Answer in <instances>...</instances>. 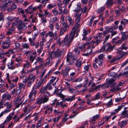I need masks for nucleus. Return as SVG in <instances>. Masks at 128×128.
Here are the masks:
<instances>
[{"mask_svg": "<svg viewBox=\"0 0 128 128\" xmlns=\"http://www.w3.org/2000/svg\"><path fill=\"white\" fill-rule=\"evenodd\" d=\"M89 77L88 78H89L90 82H88V86L91 84L92 86L91 88H89L88 90L89 91V92H93L94 90H99L100 87H103L105 84H103L102 85H98L96 87H95V84L93 82H92V81L94 80V78L92 76V75L90 73H89Z\"/></svg>", "mask_w": 128, "mask_h": 128, "instance_id": "obj_1", "label": "nucleus"}, {"mask_svg": "<svg viewBox=\"0 0 128 128\" xmlns=\"http://www.w3.org/2000/svg\"><path fill=\"white\" fill-rule=\"evenodd\" d=\"M81 10V8L80 7H78L77 9H76L73 11L76 12L74 14V16L76 18V21L77 22L75 24L74 27L72 28H74L75 31H76V30L78 27L79 26L80 24L78 22L80 21V14L78 15L77 13L79 12Z\"/></svg>", "mask_w": 128, "mask_h": 128, "instance_id": "obj_2", "label": "nucleus"}, {"mask_svg": "<svg viewBox=\"0 0 128 128\" xmlns=\"http://www.w3.org/2000/svg\"><path fill=\"white\" fill-rule=\"evenodd\" d=\"M35 76H34L32 74H30L28 77H26L23 82L24 83L27 82L26 86L28 87H30L32 84L34 82L35 79Z\"/></svg>", "mask_w": 128, "mask_h": 128, "instance_id": "obj_3", "label": "nucleus"}, {"mask_svg": "<svg viewBox=\"0 0 128 128\" xmlns=\"http://www.w3.org/2000/svg\"><path fill=\"white\" fill-rule=\"evenodd\" d=\"M66 49V48L61 50L57 48L56 50H54L53 52V57L57 58L61 57L62 54L64 53Z\"/></svg>", "mask_w": 128, "mask_h": 128, "instance_id": "obj_4", "label": "nucleus"}, {"mask_svg": "<svg viewBox=\"0 0 128 128\" xmlns=\"http://www.w3.org/2000/svg\"><path fill=\"white\" fill-rule=\"evenodd\" d=\"M24 99V97L23 96H18L16 97L14 102L15 104L16 105V108H18L20 106L22 103Z\"/></svg>", "mask_w": 128, "mask_h": 128, "instance_id": "obj_5", "label": "nucleus"}, {"mask_svg": "<svg viewBox=\"0 0 128 128\" xmlns=\"http://www.w3.org/2000/svg\"><path fill=\"white\" fill-rule=\"evenodd\" d=\"M72 41V40L71 39L68 38V34H66L62 42L63 47L64 46L65 47H68L69 46Z\"/></svg>", "mask_w": 128, "mask_h": 128, "instance_id": "obj_6", "label": "nucleus"}, {"mask_svg": "<svg viewBox=\"0 0 128 128\" xmlns=\"http://www.w3.org/2000/svg\"><path fill=\"white\" fill-rule=\"evenodd\" d=\"M10 39L8 38H6L5 42H2L1 47L2 49H8L10 45Z\"/></svg>", "mask_w": 128, "mask_h": 128, "instance_id": "obj_7", "label": "nucleus"}, {"mask_svg": "<svg viewBox=\"0 0 128 128\" xmlns=\"http://www.w3.org/2000/svg\"><path fill=\"white\" fill-rule=\"evenodd\" d=\"M48 98L45 96L39 97L36 100L35 103L41 104L47 102L48 100Z\"/></svg>", "mask_w": 128, "mask_h": 128, "instance_id": "obj_8", "label": "nucleus"}, {"mask_svg": "<svg viewBox=\"0 0 128 128\" xmlns=\"http://www.w3.org/2000/svg\"><path fill=\"white\" fill-rule=\"evenodd\" d=\"M104 56V55L102 54L99 55L98 58L94 60L96 63L100 66H102L103 62V58Z\"/></svg>", "mask_w": 128, "mask_h": 128, "instance_id": "obj_9", "label": "nucleus"}, {"mask_svg": "<svg viewBox=\"0 0 128 128\" xmlns=\"http://www.w3.org/2000/svg\"><path fill=\"white\" fill-rule=\"evenodd\" d=\"M102 32L99 33L98 36H96V38H97V40H96V41H92L90 42H88V45L90 44H94L95 43H96V44H98L101 41L102 39ZM90 47H91V46H90L88 45V49Z\"/></svg>", "mask_w": 128, "mask_h": 128, "instance_id": "obj_10", "label": "nucleus"}, {"mask_svg": "<svg viewBox=\"0 0 128 128\" xmlns=\"http://www.w3.org/2000/svg\"><path fill=\"white\" fill-rule=\"evenodd\" d=\"M124 10V6H117L116 8L115 13L117 16H118L121 14V13Z\"/></svg>", "mask_w": 128, "mask_h": 128, "instance_id": "obj_11", "label": "nucleus"}, {"mask_svg": "<svg viewBox=\"0 0 128 128\" xmlns=\"http://www.w3.org/2000/svg\"><path fill=\"white\" fill-rule=\"evenodd\" d=\"M26 24L20 21L19 22L17 26L18 29L19 30H26L27 28L25 25Z\"/></svg>", "mask_w": 128, "mask_h": 128, "instance_id": "obj_12", "label": "nucleus"}, {"mask_svg": "<svg viewBox=\"0 0 128 128\" xmlns=\"http://www.w3.org/2000/svg\"><path fill=\"white\" fill-rule=\"evenodd\" d=\"M11 98V95L9 94L8 92H6L2 96V100H4L5 99L7 100H9Z\"/></svg>", "mask_w": 128, "mask_h": 128, "instance_id": "obj_13", "label": "nucleus"}, {"mask_svg": "<svg viewBox=\"0 0 128 128\" xmlns=\"http://www.w3.org/2000/svg\"><path fill=\"white\" fill-rule=\"evenodd\" d=\"M36 61L34 63L36 65L38 63H40L41 66H42L44 64V62H43L42 58L39 56L36 58Z\"/></svg>", "mask_w": 128, "mask_h": 128, "instance_id": "obj_14", "label": "nucleus"}, {"mask_svg": "<svg viewBox=\"0 0 128 128\" xmlns=\"http://www.w3.org/2000/svg\"><path fill=\"white\" fill-rule=\"evenodd\" d=\"M16 50L14 48L13 49H10L8 51L5 53L4 54L6 55L7 56L9 57L11 54H14L16 52Z\"/></svg>", "mask_w": 128, "mask_h": 128, "instance_id": "obj_15", "label": "nucleus"}, {"mask_svg": "<svg viewBox=\"0 0 128 128\" xmlns=\"http://www.w3.org/2000/svg\"><path fill=\"white\" fill-rule=\"evenodd\" d=\"M57 36L56 32H55L54 33L51 31H50L48 33H46L45 35L46 37H48L49 36L50 37H56Z\"/></svg>", "mask_w": 128, "mask_h": 128, "instance_id": "obj_16", "label": "nucleus"}, {"mask_svg": "<svg viewBox=\"0 0 128 128\" xmlns=\"http://www.w3.org/2000/svg\"><path fill=\"white\" fill-rule=\"evenodd\" d=\"M114 80H115L113 79L109 80H107L106 83L108 86H114L116 84V83L114 82Z\"/></svg>", "mask_w": 128, "mask_h": 128, "instance_id": "obj_17", "label": "nucleus"}, {"mask_svg": "<svg viewBox=\"0 0 128 128\" xmlns=\"http://www.w3.org/2000/svg\"><path fill=\"white\" fill-rule=\"evenodd\" d=\"M116 52L117 53L120 54L118 56V57L119 59L126 55H127L128 54V53L127 52H124L120 51V50H117Z\"/></svg>", "mask_w": 128, "mask_h": 128, "instance_id": "obj_18", "label": "nucleus"}, {"mask_svg": "<svg viewBox=\"0 0 128 128\" xmlns=\"http://www.w3.org/2000/svg\"><path fill=\"white\" fill-rule=\"evenodd\" d=\"M76 31L74 28H72L71 32L69 34V38L72 40L74 38Z\"/></svg>", "mask_w": 128, "mask_h": 128, "instance_id": "obj_19", "label": "nucleus"}, {"mask_svg": "<svg viewBox=\"0 0 128 128\" xmlns=\"http://www.w3.org/2000/svg\"><path fill=\"white\" fill-rule=\"evenodd\" d=\"M88 30L86 28L84 29L83 30V34H82V35L83 36V37L82 39V40H85L87 39L86 40H87V38L86 37V36L88 34Z\"/></svg>", "mask_w": 128, "mask_h": 128, "instance_id": "obj_20", "label": "nucleus"}, {"mask_svg": "<svg viewBox=\"0 0 128 128\" xmlns=\"http://www.w3.org/2000/svg\"><path fill=\"white\" fill-rule=\"evenodd\" d=\"M14 114V112L10 113L7 117L6 120L4 122L8 124V122L12 119V116Z\"/></svg>", "mask_w": 128, "mask_h": 128, "instance_id": "obj_21", "label": "nucleus"}, {"mask_svg": "<svg viewBox=\"0 0 128 128\" xmlns=\"http://www.w3.org/2000/svg\"><path fill=\"white\" fill-rule=\"evenodd\" d=\"M71 58L72 59L76 60L77 57L72 52H69L67 55V58Z\"/></svg>", "mask_w": 128, "mask_h": 128, "instance_id": "obj_22", "label": "nucleus"}, {"mask_svg": "<svg viewBox=\"0 0 128 128\" xmlns=\"http://www.w3.org/2000/svg\"><path fill=\"white\" fill-rule=\"evenodd\" d=\"M44 82H42V80L40 81L38 80L36 82V84L34 85V86L37 89L39 88Z\"/></svg>", "mask_w": 128, "mask_h": 128, "instance_id": "obj_23", "label": "nucleus"}, {"mask_svg": "<svg viewBox=\"0 0 128 128\" xmlns=\"http://www.w3.org/2000/svg\"><path fill=\"white\" fill-rule=\"evenodd\" d=\"M88 44V43L87 42L85 44H82V43L78 42V45L77 46L81 50H82L84 49L85 48V46Z\"/></svg>", "mask_w": 128, "mask_h": 128, "instance_id": "obj_24", "label": "nucleus"}, {"mask_svg": "<svg viewBox=\"0 0 128 128\" xmlns=\"http://www.w3.org/2000/svg\"><path fill=\"white\" fill-rule=\"evenodd\" d=\"M14 64V62L11 60L10 62H9L7 64L8 68L11 70H13L15 69L16 66L13 65Z\"/></svg>", "mask_w": 128, "mask_h": 128, "instance_id": "obj_25", "label": "nucleus"}, {"mask_svg": "<svg viewBox=\"0 0 128 128\" xmlns=\"http://www.w3.org/2000/svg\"><path fill=\"white\" fill-rule=\"evenodd\" d=\"M114 46H111L110 44L108 43L106 52H111L113 50Z\"/></svg>", "mask_w": 128, "mask_h": 128, "instance_id": "obj_26", "label": "nucleus"}, {"mask_svg": "<svg viewBox=\"0 0 128 128\" xmlns=\"http://www.w3.org/2000/svg\"><path fill=\"white\" fill-rule=\"evenodd\" d=\"M37 89V88L34 86L32 88L31 92H30L29 95L32 96L34 94V95L35 96L36 93Z\"/></svg>", "mask_w": 128, "mask_h": 128, "instance_id": "obj_27", "label": "nucleus"}, {"mask_svg": "<svg viewBox=\"0 0 128 128\" xmlns=\"http://www.w3.org/2000/svg\"><path fill=\"white\" fill-rule=\"evenodd\" d=\"M108 43L105 45L103 46L100 49L99 52H101L106 51V52Z\"/></svg>", "mask_w": 128, "mask_h": 128, "instance_id": "obj_28", "label": "nucleus"}, {"mask_svg": "<svg viewBox=\"0 0 128 128\" xmlns=\"http://www.w3.org/2000/svg\"><path fill=\"white\" fill-rule=\"evenodd\" d=\"M66 31V28L65 27H63L60 28V35L62 36L64 34V32Z\"/></svg>", "mask_w": 128, "mask_h": 128, "instance_id": "obj_29", "label": "nucleus"}, {"mask_svg": "<svg viewBox=\"0 0 128 128\" xmlns=\"http://www.w3.org/2000/svg\"><path fill=\"white\" fill-rule=\"evenodd\" d=\"M122 34V36L121 39L123 41L128 39V35L126 34V32H124L123 34Z\"/></svg>", "mask_w": 128, "mask_h": 128, "instance_id": "obj_30", "label": "nucleus"}, {"mask_svg": "<svg viewBox=\"0 0 128 128\" xmlns=\"http://www.w3.org/2000/svg\"><path fill=\"white\" fill-rule=\"evenodd\" d=\"M32 96L29 95L28 100L29 104H31L33 103L34 100L35 99L32 98Z\"/></svg>", "mask_w": 128, "mask_h": 128, "instance_id": "obj_31", "label": "nucleus"}, {"mask_svg": "<svg viewBox=\"0 0 128 128\" xmlns=\"http://www.w3.org/2000/svg\"><path fill=\"white\" fill-rule=\"evenodd\" d=\"M126 43H123L122 44L120 47L118 49V50H126L128 49V47L126 46Z\"/></svg>", "mask_w": 128, "mask_h": 128, "instance_id": "obj_32", "label": "nucleus"}, {"mask_svg": "<svg viewBox=\"0 0 128 128\" xmlns=\"http://www.w3.org/2000/svg\"><path fill=\"white\" fill-rule=\"evenodd\" d=\"M30 19H32V22H38V20L36 17L35 16L33 18V15L32 14L30 16Z\"/></svg>", "mask_w": 128, "mask_h": 128, "instance_id": "obj_33", "label": "nucleus"}, {"mask_svg": "<svg viewBox=\"0 0 128 128\" xmlns=\"http://www.w3.org/2000/svg\"><path fill=\"white\" fill-rule=\"evenodd\" d=\"M100 116V114H98L93 116L91 118V120H90V122L92 121L93 122H94L95 121V120L99 118Z\"/></svg>", "mask_w": 128, "mask_h": 128, "instance_id": "obj_34", "label": "nucleus"}, {"mask_svg": "<svg viewBox=\"0 0 128 128\" xmlns=\"http://www.w3.org/2000/svg\"><path fill=\"white\" fill-rule=\"evenodd\" d=\"M36 56H34L32 55H30L29 57V60L30 62L32 63L35 59H36Z\"/></svg>", "mask_w": 128, "mask_h": 128, "instance_id": "obj_35", "label": "nucleus"}, {"mask_svg": "<svg viewBox=\"0 0 128 128\" xmlns=\"http://www.w3.org/2000/svg\"><path fill=\"white\" fill-rule=\"evenodd\" d=\"M121 107L122 106H118V108L115 109L114 110V111H116V112L111 113V114L110 115V116H112L113 115L116 114V112H118L121 109Z\"/></svg>", "mask_w": 128, "mask_h": 128, "instance_id": "obj_36", "label": "nucleus"}, {"mask_svg": "<svg viewBox=\"0 0 128 128\" xmlns=\"http://www.w3.org/2000/svg\"><path fill=\"white\" fill-rule=\"evenodd\" d=\"M126 124V121H122L118 123L119 126L120 127H124Z\"/></svg>", "mask_w": 128, "mask_h": 128, "instance_id": "obj_37", "label": "nucleus"}, {"mask_svg": "<svg viewBox=\"0 0 128 128\" xmlns=\"http://www.w3.org/2000/svg\"><path fill=\"white\" fill-rule=\"evenodd\" d=\"M46 110L44 112V113L45 114H47L50 111L51 112H52L53 111V108L52 107L49 108L46 106Z\"/></svg>", "mask_w": 128, "mask_h": 128, "instance_id": "obj_38", "label": "nucleus"}, {"mask_svg": "<svg viewBox=\"0 0 128 128\" xmlns=\"http://www.w3.org/2000/svg\"><path fill=\"white\" fill-rule=\"evenodd\" d=\"M74 51L75 53L76 54H79L80 52V49L78 47V46H76L75 47L74 50Z\"/></svg>", "mask_w": 128, "mask_h": 128, "instance_id": "obj_39", "label": "nucleus"}, {"mask_svg": "<svg viewBox=\"0 0 128 128\" xmlns=\"http://www.w3.org/2000/svg\"><path fill=\"white\" fill-rule=\"evenodd\" d=\"M66 61L68 62V64L69 65H73L74 64V61L73 60H71L70 61V60L69 58H66Z\"/></svg>", "mask_w": 128, "mask_h": 128, "instance_id": "obj_40", "label": "nucleus"}, {"mask_svg": "<svg viewBox=\"0 0 128 128\" xmlns=\"http://www.w3.org/2000/svg\"><path fill=\"white\" fill-rule=\"evenodd\" d=\"M47 90L46 86H44L40 89V92L42 94H45Z\"/></svg>", "mask_w": 128, "mask_h": 128, "instance_id": "obj_41", "label": "nucleus"}, {"mask_svg": "<svg viewBox=\"0 0 128 128\" xmlns=\"http://www.w3.org/2000/svg\"><path fill=\"white\" fill-rule=\"evenodd\" d=\"M81 60L79 59L77 60L75 63L76 65L78 67L82 65Z\"/></svg>", "mask_w": 128, "mask_h": 128, "instance_id": "obj_42", "label": "nucleus"}, {"mask_svg": "<svg viewBox=\"0 0 128 128\" xmlns=\"http://www.w3.org/2000/svg\"><path fill=\"white\" fill-rule=\"evenodd\" d=\"M105 8L104 7H102L99 8L97 9L96 10V12L98 13H101L102 12L105 10Z\"/></svg>", "mask_w": 128, "mask_h": 128, "instance_id": "obj_43", "label": "nucleus"}, {"mask_svg": "<svg viewBox=\"0 0 128 128\" xmlns=\"http://www.w3.org/2000/svg\"><path fill=\"white\" fill-rule=\"evenodd\" d=\"M24 68H23L22 70V71L21 72L22 75L23 76H24L26 73H27L28 72V70H24Z\"/></svg>", "mask_w": 128, "mask_h": 128, "instance_id": "obj_44", "label": "nucleus"}, {"mask_svg": "<svg viewBox=\"0 0 128 128\" xmlns=\"http://www.w3.org/2000/svg\"><path fill=\"white\" fill-rule=\"evenodd\" d=\"M128 22V20L124 18L120 22L121 24H122L124 26L125 25V23Z\"/></svg>", "mask_w": 128, "mask_h": 128, "instance_id": "obj_45", "label": "nucleus"}, {"mask_svg": "<svg viewBox=\"0 0 128 128\" xmlns=\"http://www.w3.org/2000/svg\"><path fill=\"white\" fill-rule=\"evenodd\" d=\"M100 93H98L97 94L95 95V97L94 98H92L91 100H97L100 98Z\"/></svg>", "mask_w": 128, "mask_h": 128, "instance_id": "obj_46", "label": "nucleus"}, {"mask_svg": "<svg viewBox=\"0 0 128 128\" xmlns=\"http://www.w3.org/2000/svg\"><path fill=\"white\" fill-rule=\"evenodd\" d=\"M121 114L124 116V117H126L128 116V111L124 110L121 113Z\"/></svg>", "mask_w": 128, "mask_h": 128, "instance_id": "obj_47", "label": "nucleus"}, {"mask_svg": "<svg viewBox=\"0 0 128 128\" xmlns=\"http://www.w3.org/2000/svg\"><path fill=\"white\" fill-rule=\"evenodd\" d=\"M52 12L53 13L54 15V16H56L58 14V11L56 8H54V9L52 10Z\"/></svg>", "mask_w": 128, "mask_h": 128, "instance_id": "obj_48", "label": "nucleus"}, {"mask_svg": "<svg viewBox=\"0 0 128 128\" xmlns=\"http://www.w3.org/2000/svg\"><path fill=\"white\" fill-rule=\"evenodd\" d=\"M75 98V96L74 95L72 97H70L69 98H66V100L68 102L74 100Z\"/></svg>", "mask_w": 128, "mask_h": 128, "instance_id": "obj_49", "label": "nucleus"}, {"mask_svg": "<svg viewBox=\"0 0 128 128\" xmlns=\"http://www.w3.org/2000/svg\"><path fill=\"white\" fill-rule=\"evenodd\" d=\"M13 119L14 120V122H17L19 121L20 119L18 115L17 114L15 115L13 118Z\"/></svg>", "mask_w": 128, "mask_h": 128, "instance_id": "obj_50", "label": "nucleus"}, {"mask_svg": "<svg viewBox=\"0 0 128 128\" xmlns=\"http://www.w3.org/2000/svg\"><path fill=\"white\" fill-rule=\"evenodd\" d=\"M30 65L29 62H27L23 64V67L24 68H28L30 66Z\"/></svg>", "mask_w": 128, "mask_h": 128, "instance_id": "obj_51", "label": "nucleus"}, {"mask_svg": "<svg viewBox=\"0 0 128 128\" xmlns=\"http://www.w3.org/2000/svg\"><path fill=\"white\" fill-rule=\"evenodd\" d=\"M112 104L113 103L112 102V99H111L110 100L107 104L106 106L107 108H108L110 107Z\"/></svg>", "mask_w": 128, "mask_h": 128, "instance_id": "obj_52", "label": "nucleus"}, {"mask_svg": "<svg viewBox=\"0 0 128 128\" xmlns=\"http://www.w3.org/2000/svg\"><path fill=\"white\" fill-rule=\"evenodd\" d=\"M116 73L114 72H112L109 73L108 75L109 76L112 77H116Z\"/></svg>", "mask_w": 128, "mask_h": 128, "instance_id": "obj_53", "label": "nucleus"}, {"mask_svg": "<svg viewBox=\"0 0 128 128\" xmlns=\"http://www.w3.org/2000/svg\"><path fill=\"white\" fill-rule=\"evenodd\" d=\"M22 45L23 48H24L27 49L29 48V44L27 43H22Z\"/></svg>", "mask_w": 128, "mask_h": 128, "instance_id": "obj_54", "label": "nucleus"}, {"mask_svg": "<svg viewBox=\"0 0 128 128\" xmlns=\"http://www.w3.org/2000/svg\"><path fill=\"white\" fill-rule=\"evenodd\" d=\"M51 84H50V83H48L45 86L46 88L47 89H48L49 90H50L52 89V87L51 85Z\"/></svg>", "mask_w": 128, "mask_h": 128, "instance_id": "obj_55", "label": "nucleus"}, {"mask_svg": "<svg viewBox=\"0 0 128 128\" xmlns=\"http://www.w3.org/2000/svg\"><path fill=\"white\" fill-rule=\"evenodd\" d=\"M56 6V5L54 3L53 4H48L47 6V8L49 9L52 8L54 7H55Z\"/></svg>", "mask_w": 128, "mask_h": 128, "instance_id": "obj_56", "label": "nucleus"}, {"mask_svg": "<svg viewBox=\"0 0 128 128\" xmlns=\"http://www.w3.org/2000/svg\"><path fill=\"white\" fill-rule=\"evenodd\" d=\"M106 4L108 6H111L112 4V0H108Z\"/></svg>", "mask_w": 128, "mask_h": 128, "instance_id": "obj_57", "label": "nucleus"}, {"mask_svg": "<svg viewBox=\"0 0 128 128\" xmlns=\"http://www.w3.org/2000/svg\"><path fill=\"white\" fill-rule=\"evenodd\" d=\"M96 18L95 16H92L90 20V21L88 24V26H91L92 24V22L93 21L94 19Z\"/></svg>", "mask_w": 128, "mask_h": 128, "instance_id": "obj_58", "label": "nucleus"}, {"mask_svg": "<svg viewBox=\"0 0 128 128\" xmlns=\"http://www.w3.org/2000/svg\"><path fill=\"white\" fill-rule=\"evenodd\" d=\"M105 123V120L103 119H102V120L98 123V125L99 126H100L103 125Z\"/></svg>", "mask_w": 128, "mask_h": 128, "instance_id": "obj_59", "label": "nucleus"}, {"mask_svg": "<svg viewBox=\"0 0 128 128\" xmlns=\"http://www.w3.org/2000/svg\"><path fill=\"white\" fill-rule=\"evenodd\" d=\"M28 40L30 42V43L31 46H35V44L34 41L32 40V39L31 38H29Z\"/></svg>", "mask_w": 128, "mask_h": 128, "instance_id": "obj_60", "label": "nucleus"}, {"mask_svg": "<svg viewBox=\"0 0 128 128\" xmlns=\"http://www.w3.org/2000/svg\"><path fill=\"white\" fill-rule=\"evenodd\" d=\"M15 48L16 49H19L20 47V43L18 42H16L15 44Z\"/></svg>", "mask_w": 128, "mask_h": 128, "instance_id": "obj_61", "label": "nucleus"}, {"mask_svg": "<svg viewBox=\"0 0 128 128\" xmlns=\"http://www.w3.org/2000/svg\"><path fill=\"white\" fill-rule=\"evenodd\" d=\"M51 78L52 79L50 80V82L48 83H50V84H51L54 81L56 80V78L54 76H52Z\"/></svg>", "mask_w": 128, "mask_h": 128, "instance_id": "obj_62", "label": "nucleus"}, {"mask_svg": "<svg viewBox=\"0 0 128 128\" xmlns=\"http://www.w3.org/2000/svg\"><path fill=\"white\" fill-rule=\"evenodd\" d=\"M41 21L42 23H45L46 22L47 20L45 18L42 17L41 18Z\"/></svg>", "mask_w": 128, "mask_h": 128, "instance_id": "obj_63", "label": "nucleus"}, {"mask_svg": "<svg viewBox=\"0 0 128 128\" xmlns=\"http://www.w3.org/2000/svg\"><path fill=\"white\" fill-rule=\"evenodd\" d=\"M21 89L18 88V87H17L16 88V94L18 95L20 93L21 91Z\"/></svg>", "mask_w": 128, "mask_h": 128, "instance_id": "obj_64", "label": "nucleus"}]
</instances>
